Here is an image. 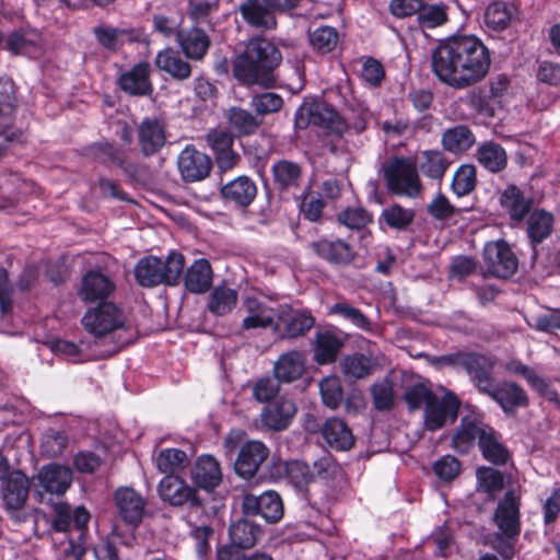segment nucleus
Returning <instances> with one entry per match:
<instances>
[{
	"instance_id": "f257e3e1",
	"label": "nucleus",
	"mask_w": 560,
	"mask_h": 560,
	"mask_svg": "<svg viewBox=\"0 0 560 560\" xmlns=\"http://www.w3.org/2000/svg\"><path fill=\"white\" fill-rule=\"evenodd\" d=\"M492 54L476 35L455 34L439 40L431 52V68L442 83L464 90L489 73Z\"/></svg>"
},
{
	"instance_id": "f03ea898",
	"label": "nucleus",
	"mask_w": 560,
	"mask_h": 560,
	"mask_svg": "<svg viewBox=\"0 0 560 560\" xmlns=\"http://www.w3.org/2000/svg\"><path fill=\"white\" fill-rule=\"evenodd\" d=\"M283 56L276 43L262 35L250 37L232 60V74L240 85L264 90L277 88Z\"/></svg>"
},
{
	"instance_id": "7ed1b4c3",
	"label": "nucleus",
	"mask_w": 560,
	"mask_h": 560,
	"mask_svg": "<svg viewBox=\"0 0 560 560\" xmlns=\"http://www.w3.org/2000/svg\"><path fill=\"white\" fill-rule=\"evenodd\" d=\"M405 399L412 410L423 407V425L429 431L440 430L457 418L459 400L451 392L438 396L425 385L417 384L407 388Z\"/></svg>"
},
{
	"instance_id": "20e7f679",
	"label": "nucleus",
	"mask_w": 560,
	"mask_h": 560,
	"mask_svg": "<svg viewBox=\"0 0 560 560\" xmlns=\"http://www.w3.org/2000/svg\"><path fill=\"white\" fill-rule=\"evenodd\" d=\"M494 523L504 536L498 537L493 547L506 559L514 555L513 540L521 532L520 524V495L509 491L499 502L493 516Z\"/></svg>"
},
{
	"instance_id": "39448f33",
	"label": "nucleus",
	"mask_w": 560,
	"mask_h": 560,
	"mask_svg": "<svg viewBox=\"0 0 560 560\" xmlns=\"http://www.w3.org/2000/svg\"><path fill=\"white\" fill-rule=\"evenodd\" d=\"M311 125L326 131L327 135L342 138L346 133L343 116L326 102H313L300 106L294 114V126L304 130Z\"/></svg>"
},
{
	"instance_id": "423d86ee",
	"label": "nucleus",
	"mask_w": 560,
	"mask_h": 560,
	"mask_svg": "<svg viewBox=\"0 0 560 560\" xmlns=\"http://www.w3.org/2000/svg\"><path fill=\"white\" fill-rule=\"evenodd\" d=\"M383 177L392 195L415 198L422 190L417 165L408 158L395 156L385 163Z\"/></svg>"
},
{
	"instance_id": "0eeeda50",
	"label": "nucleus",
	"mask_w": 560,
	"mask_h": 560,
	"mask_svg": "<svg viewBox=\"0 0 560 560\" xmlns=\"http://www.w3.org/2000/svg\"><path fill=\"white\" fill-rule=\"evenodd\" d=\"M480 276L509 280L518 269V258L510 244L503 240L487 242L482 250Z\"/></svg>"
},
{
	"instance_id": "6e6552de",
	"label": "nucleus",
	"mask_w": 560,
	"mask_h": 560,
	"mask_svg": "<svg viewBox=\"0 0 560 560\" xmlns=\"http://www.w3.org/2000/svg\"><path fill=\"white\" fill-rule=\"evenodd\" d=\"M126 313L113 302L90 306L81 318L83 328L96 338L127 327Z\"/></svg>"
},
{
	"instance_id": "1a4fd4ad",
	"label": "nucleus",
	"mask_w": 560,
	"mask_h": 560,
	"mask_svg": "<svg viewBox=\"0 0 560 560\" xmlns=\"http://www.w3.org/2000/svg\"><path fill=\"white\" fill-rule=\"evenodd\" d=\"M186 261L183 254L171 250L165 260L148 255L140 258L135 267L136 280H179Z\"/></svg>"
},
{
	"instance_id": "9d476101",
	"label": "nucleus",
	"mask_w": 560,
	"mask_h": 560,
	"mask_svg": "<svg viewBox=\"0 0 560 560\" xmlns=\"http://www.w3.org/2000/svg\"><path fill=\"white\" fill-rule=\"evenodd\" d=\"M96 43L109 52H118L125 45L142 44L148 40L143 27H116L100 24L92 31Z\"/></svg>"
},
{
	"instance_id": "9b49d317",
	"label": "nucleus",
	"mask_w": 560,
	"mask_h": 560,
	"mask_svg": "<svg viewBox=\"0 0 560 560\" xmlns=\"http://www.w3.org/2000/svg\"><path fill=\"white\" fill-rule=\"evenodd\" d=\"M307 247L316 257L337 267L349 266L357 256L353 246L339 237L319 236Z\"/></svg>"
},
{
	"instance_id": "f8f14e48",
	"label": "nucleus",
	"mask_w": 560,
	"mask_h": 560,
	"mask_svg": "<svg viewBox=\"0 0 560 560\" xmlns=\"http://www.w3.org/2000/svg\"><path fill=\"white\" fill-rule=\"evenodd\" d=\"M137 148L143 158L161 152L167 142V126L158 117H144L136 128Z\"/></svg>"
},
{
	"instance_id": "ddd939ff",
	"label": "nucleus",
	"mask_w": 560,
	"mask_h": 560,
	"mask_svg": "<svg viewBox=\"0 0 560 560\" xmlns=\"http://www.w3.org/2000/svg\"><path fill=\"white\" fill-rule=\"evenodd\" d=\"M151 72V66L148 61H139L129 70L119 73L116 79V85L128 96H151L154 91Z\"/></svg>"
},
{
	"instance_id": "4468645a",
	"label": "nucleus",
	"mask_w": 560,
	"mask_h": 560,
	"mask_svg": "<svg viewBox=\"0 0 560 560\" xmlns=\"http://www.w3.org/2000/svg\"><path fill=\"white\" fill-rule=\"evenodd\" d=\"M206 141L222 173L229 172L240 164L241 155L233 150L234 135L231 131L211 129L206 136Z\"/></svg>"
},
{
	"instance_id": "2eb2a0df",
	"label": "nucleus",
	"mask_w": 560,
	"mask_h": 560,
	"mask_svg": "<svg viewBox=\"0 0 560 560\" xmlns=\"http://www.w3.org/2000/svg\"><path fill=\"white\" fill-rule=\"evenodd\" d=\"M89 150L91 155L102 165L108 168L118 166L129 179L137 177L138 164L128 161L124 149L115 142L107 140L94 142Z\"/></svg>"
},
{
	"instance_id": "dca6fc26",
	"label": "nucleus",
	"mask_w": 560,
	"mask_h": 560,
	"mask_svg": "<svg viewBox=\"0 0 560 560\" xmlns=\"http://www.w3.org/2000/svg\"><path fill=\"white\" fill-rule=\"evenodd\" d=\"M177 167L186 183H195L209 176L212 161L209 155L197 150L195 145L187 144L178 154Z\"/></svg>"
},
{
	"instance_id": "f3484780",
	"label": "nucleus",
	"mask_w": 560,
	"mask_h": 560,
	"mask_svg": "<svg viewBox=\"0 0 560 560\" xmlns=\"http://www.w3.org/2000/svg\"><path fill=\"white\" fill-rule=\"evenodd\" d=\"M270 173L273 188L280 195L294 196L302 187L304 180L303 167L295 161L279 159L271 165Z\"/></svg>"
},
{
	"instance_id": "a211bd4d",
	"label": "nucleus",
	"mask_w": 560,
	"mask_h": 560,
	"mask_svg": "<svg viewBox=\"0 0 560 560\" xmlns=\"http://www.w3.org/2000/svg\"><path fill=\"white\" fill-rule=\"evenodd\" d=\"M30 481L26 475L21 471H13L9 475L2 490V500L5 509L16 522L24 521L21 512L28 497Z\"/></svg>"
},
{
	"instance_id": "6ab92c4d",
	"label": "nucleus",
	"mask_w": 560,
	"mask_h": 560,
	"mask_svg": "<svg viewBox=\"0 0 560 560\" xmlns=\"http://www.w3.org/2000/svg\"><path fill=\"white\" fill-rule=\"evenodd\" d=\"M18 108L16 85L11 78H0V133L8 140H18L20 131H10Z\"/></svg>"
},
{
	"instance_id": "aec40b11",
	"label": "nucleus",
	"mask_w": 560,
	"mask_h": 560,
	"mask_svg": "<svg viewBox=\"0 0 560 560\" xmlns=\"http://www.w3.org/2000/svg\"><path fill=\"white\" fill-rule=\"evenodd\" d=\"M499 205L514 224L522 223L534 207V198L526 196L516 184H508L499 195Z\"/></svg>"
},
{
	"instance_id": "412c9836",
	"label": "nucleus",
	"mask_w": 560,
	"mask_h": 560,
	"mask_svg": "<svg viewBox=\"0 0 560 560\" xmlns=\"http://www.w3.org/2000/svg\"><path fill=\"white\" fill-rule=\"evenodd\" d=\"M158 493L162 501L173 506H182L186 503L199 505L197 490L178 476H164L158 485Z\"/></svg>"
},
{
	"instance_id": "4be33fe9",
	"label": "nucleus",
	"mask_w": 560,
	"mask_h": 560,
	"mask_svg": "<svg viewBox=\"0 0 560 560\" xmlns=\"http://www.w3.org/2000/svg\"><path fill=\"white\" fill-rule=\"evenodd\" d=\"M243 511L247 515L259 514L269 523L278 522L283 515L282 501L275 491H266L260 495L246 494Z\"/></svg>"
},
{
	"instance_id": "5701e85b",
	"label": "nucleus",
	"mask_w": 560,
	"mask_h": 560,
	"mask_svg": "<svg viewBox=\"0 0 560 560\" xmlns=\"http://www.w3.org/2000/svg\"><path fill=\"white\" fill-rule=\"evenodd\" d=\"M258 188L253 178L240 175L222 185L220 196L226 203H232L238 209L249 207L257 197Z\"/></svg>"
},
{
	"instance_id": "b1692460",
	"label": "nucleus",
	"mask_w": 560,
	"mask_h": 560,
	"mask_svg": "<svg viewBox=\"0 0 560 560\" xmlns=\"http://www.w3.org/2000/svg\"><path fill=\"white\" fill-rule=\"evenodd\" d=\"M268 456L269 450L262 442L252 440L244 443L235 462L236 474L245 479L253 477Z\"/></svg>"
},
{
	"instance_id": "393cba45",
	"label": "nucleus",
	"mask_w": 560,
	"mask_h": 560,
	"mask_svg": "<svg viewBox=\"0 0 560 560\" xmlns=\"http://www.w3.org/2000/svg\"><path fill=\"white\" fill-rule=\"evenodd\" d=\"M553 223V214L541 208L532 209L526 217V235L533 250V259L538 256L537 246L552 234Z\"/></svg>"
},
{
	"instance_id": "a878e982",
	"label": "nucleus",
	"mask_w": 560,
	"mask_h": 560,
	"mask_svg": "<svg viewBox=\"0 0 560 560\" xmlns=\"http://www.w3.org/2000/svg\"><path fill=\"white\" fill-rule=\"evenodd\" d=\"M36 486L44 492L63 494L72 483V470L68 466L50 464L43 466L36 478Z\"/></svg>"
},
{
	"instance_id": "bb28decb",
	"label": "nucleus",
	"mask_w": 560,
	"mask_h": 560,
	"mask_svg": "<svg viewBox=\"0 0 560 560\" xmlns=\"http://www.w3.org/2000/svg\"><path fill=\"white\" fill-rule=\"evenodd\" d=\"M176 42L184 56L195 61H201L211 46L209 35L200 27L179 30L176 33Z\"/></svg>"
},
{
	"instance_id": "cd10ccee",
	"label": "nucleus",
	"mask_w": 560,
	"mask_h": 560,
	"mask_svg": "<svg viewBox=\"0 0 560 560\" xmlns=\"http://www.w3.org/2000/svg\"><path fill=\"white\" fill-rule=\"evenodd\" d=\"M54 528L58 532H73L77 537H83V530L90 521V513L84 506H77L74 510L68 504H57L55 508Z\"/></svg>"
},
{
	"instance_id": "c85d7f7f",
	"label": "nucleus",
	"mask_w": 560,
	"mask_h": 560,
	"mask_svg": "<svg viewBox=\"0 0 560 560\" xmlns=\"http://www.w3.org/2000/svg\"><path fill=\"white\" fill-rule=\"evenodd\" d=\"M154 65L175 81H185L191 77V65L180 55V51L171 47L156 54Z\"/></svg>"
},
{
	"instance_id": "c756f323",
	"label": "nucleus",
	"mask_w": 560,
	"mask_h": 560,
	"mask_svg": "<svg viewBox=\"0 0 560 560\" xmlns=\"http://www.w3.org/2000/svg\"><path fill=\"white\" fill-rule=\"evenodd\" d=\"M115 501L125 522L132 525L141 522L147 502L139 492L129 487L119 488L115 493Z\"/></svg>"
},
{
	"instance_id": "7c9ffc66",
	"label": "nucleus",
	"mask_w": 560,
	"mask_h": 560,
	"mask_svg": "<svg viewBox=\"0 0 560 560\" xmlns=\"http://www.w3.org/2000/svg\"><path fill=\"white\" fill-rule=\"evenodd\" d=\"M296 413V406L292 399L280 398L266 406L260 415L261 422L268 429L275 431L284 430Z\"/></svg>"
},
{
	"instance_id": "2f4dec72",
	"label": "nucleus",
	"mask_w": 560,
	"mask_h": 560,
	"mask_svg": "<svg viewBox=\"0 0 560 560\" xmlns=\"http://www.w3.org/2000/svg\"><path fill=\"white\" fill-rule=\"evenodd\" d=\"M191 481L201 489L212 490L222 480V471L218 460L211 455H201L196 460L191 472Z\"/></svg>"
},
{
	"instance_id": "473e14b6",
	"label": "nucleus",
	"mask_w": 560,
	"mask_h": 560,
	"mask_svg": "<svg viewBox=\"0 0 560 560\" xmlns=\"http://www.w3.org/2000/svg\"><path fill=\"white\" fill-rule=\"evenodd\" d=\"M517 14L515 4L501 0L493 1L485 9L483 23L489 31L500 33L511 26Z\"/></svg>"
},
{
	"instance_id": "72a5a7b5",
	"label": "nucleus",
	"mask_w": 560,
	"mask_h": 560,
	"mask_svg": "<svg viewBox=\"0 0 560 560\" xmlns=\"http://www.w3.org/2000/svg\"><path fill=\"white\" fill-rule=\"evenodd\" d=\"M226 122L234 137H249L257 132L262 124V119L256 114L240 107L232 106L225 113Z\"/></svg>"
},
{
	"instance_id": "f704fd0d",
	"label": "nucleus",
	"mask_w": 560,
	"mask_h": 560,
	"mask_svg": "<svg viewBox=\"0 0 560 560\" xmlns=\"http://www.w3.org/2000/svg\"><path fill=\"white\" fill-rule=\"evenodd\" d=\"M238 11L243 20L250 26L266 30H272L277 26L275 15L259 0H245L241 3Z\"/></svg>"
},
{
	"instance_id": "c9c22d12",
	"label": "nucleus",
	"mask_w": 560,
	"mask_h": 560,
	"mask_svg": "<svg viewBox=\"0 0 560 560\" xmlns=\"http://www.w3.org/2000/svg\"><path fill=\"white\" fill-rule=\"evenodd\" d=\"M478 163L490 173L497 174L508 166V153L498 142L486 141L480 144L476 152Z\"/></svg>"
},
{
	"instance_id": "e433bc0d",
	"label": "nucleus",
	"mask_w": 560,
	"mask_h": 560,
	"mask_svg": "<svg viewBox=\"0 0 560 560\" xmlns=\"http://www.w3.org/2000/svg\"><path fill=\"white\" fill-rule=\"evenodd\" d=\"M441 143L445 151L462 154L472 148L476 143V137L468 126L457 125L444 130Z\"/></svg>"
},
{
	"instance_id": "4c0bfd02",
	"label": "nucleus",
	"mask_w": 560,
	"mask_h": 560,
	"mask_svg": "<svg viewBox=\"0 0 560 560\" xmlns=\"http://www.w3.org/2000/svg\"><path fill=\"white\" fill-rule=\"evenodd\" d=\"M488 427L470 418H463L458 428L453 435L452 446L460 453L468 452L478 439L480 445V436L486 433Z\"/></svg>"
},
{
	"instance_id": "58836bf2",
	"label": "nucleus",
	"mask_w": 560,
	"mask_h": 560,
	"mask_svg": "<svg viewBox=\"0 0 560 560\" xmlns=\"http://www.w3.org/2000/svg\"><path fill=\"white\" fill-rule=\"evenodd\" d=\"M305 358L299 351H289L279 357L273 366L275 376L280 382L290 383L302 376Z\"/></svg>"
},
{
	"instance_id": "ea45409f",
	"label": "nucleus",
	"mask_w": 560,
	"mask_h": 560,
	"mask_svg": "<svg viewBox=\"0 0 560 560\" xmlns=\"http://www.w3.org/2000/svg\"><path fill=\"white\" fill-rule=\"evenodd\" d=\"M416 218V211L411 208H405L400 203H392L385 207L380 217V226H386L398 232L409 230Z\"/></svg>"
},
{
	"instance_id": "a19ab883",
	"label": "nucleus",
	"mask_w": 560,
	"mask_h": 560,
	"mask_svg": "<svg viewBox=\"0 0 560 560\" xmlns=\"http://www.w3.org/2000/svg\"><path fill=\"white\" fill-rule=\"evenodd\" d=\"M325 441L334 448L346 451L354 442L351 430L343 420L338 418L328 419L322 430Z\"/></svg>"
},
{
	"instance_id": "79ce46f5",
	"label": "nucleus",
	"mask_w": 560,
	"mask_h": 560,
	"mask_svg": "<svg viewBox=\"0 0 560 560\" xmlns=\"http://www.w3.org/2000/svg\"><path fill=\"white\" fill-rule=\"evenodd\" d=\"M153 462L159 472L165 476H177L189 465L187 454L178 448H164L153 456Z\"/></svg>"
},
{
	"instance_id": "37998d69",
	"label": "nucleus",
	"mask_w": 560,
	"mask_h": 560,
	"mask_svg": "<svg viewBox=\"0 0 560 560\" xmlns=\"http://www.w3.org/2000/svg\"><path fill=\"white\" fill-rule=\"evenodd\" d=\"M460 364L465 368L470 377L482 389L487 390L492 362L485 355L468 353L459 357Z\"/></svg>"
},
{
	"instance_id": "c03bdc74",
	"label": "nucleus",
	"mask_w": 560,
	"mask_h": 560,
	"mask_svg": "<svg viewBox=\"0 0 560 560\" xmlns=\"http://www.w3.org/2000/svg\"><path fill=\"white\" fill-rule=\"evenodd\" d=\"M311 48L318 55H327L332 52L340 39L336 27L322 25L307 34Z\"/></svg>"
},
{
	"instance_id": "a18cd8bd",
	"label": "nucleus",
	"mask_w": 560,
	"mask_h": 560,
	"mask_svg": "<svg viewBox=\"0 0 560 560\" xmlns=\"http://www.w3.org/2000/svg\"><path fill=\"white\" fill-rule=\"evenodd\" d=\"M466 104L477 116L493 118L495 115V105L499 104V102L492 95H489L486 85H479L467 93Z\"/></svg>"
},
{
	"instance_id": "49530a36",
	"label": "nucleus",
	"mask_w": 560,
	"mask_h": 560,
	"mask_svg": "<svg viewBox=\"0 0 560 560\" xmlns=\"http://www.w3.org/2000/svg\"><path fill=\"white\" fill-rule=\"evenodd\" d=\"M490 394L504 411L512 410L515 407H524L528 402L527 396L523 388L514 383L501 384Z\"/></svg>"
},
{
	"instance_id": "de8ad7c7",
	"label": "nucleus",
	"mask_w": 560,
	"mask_h": 560,
	"mask_svg": "<svg viewBox=\"0 0 560 560\" xmlns=\"http://www.w3.org/2000/svg\"><path fill=\"white\" fill-rule=\"evenodd\" d=\"M341 347L342 341L334 332H317L314 359L319 364L331 363L336 360Z\"/></svg>"
},
{
	"instance_id": "09e8293b",
	"label": "nucleus",
	"mask_w": 560,
	"mask_h": 560,
	"mask_svg": "<svg viewBox=\"0 0 560 560\" xmlns=\"http://www.w3.org/2000/svg\"><path fill=\"white\" fill-rule=\"evenodd\" d=\"M448 166L450 161L443 152L439 150H425L421 152L419 170L425 177L442 180Z\"/></svg>"
},
{
	"instance_id": "8fccbe9b",
	"label": "nucleus",
	"mask_w": 560,
	"mask_h": 560,
	"mask_svg": "<svg viewBox=\"0 0 560 560\" xmlns=\"http://www.w3.org/2000/svg\"><path fill=\"white\" fill-rule=\"evenodd\" d=\"M236 301V291L225 285V283H221L211 290L208 308L211 313L222 316L233 310Z\"/></svg>"
},
{
	"instance_id": "3c124183",
	"label": "nucleus",
	"mask_w": 560,
	"mask_h": 560,
	"mask_svg": "<svg viewBox=\"0 0 560 560\" xmlns=\"http://www.w3.org/2000/svg\"><path fill=\"white\" fill-rule=\"evenodd\" d=\"M245 305L249 313V315L243 320V325L246 329L258 327L265 328L273 324L276 313L272 308L265 306L253 298H247Z\"/></svg>"
},
{
	"instance_id": "603ef678",
	"label": "nucleus",
	"mask_w": 560,
	"mask_h": 560,
	"mask_svg": "<svg viewBox=\"0 0 560 560\" xmlns=\"http://www.w3.org/2000/svg\"><path fill=\"white\" fill-rule=\"evenodd\" d=\"M229 532L232 544L242 549L254 547L260 535V528L246 520L233 523Z\"/></svg>"
},
{
	"instance_id": "864d4df0",
	"label": "nucleus",
	"mask_w": 560,
	"mask_h": 560,
	"mask_svg": "<svg viewBox=\"0 0 560 560\" xmlns=\"http://www.w3.org/2000/svg\"><path fill=\"white\" fill-rule=\"evenodd\" d=\"M337 220L350 230L366 233L371 236L366 226L373 222V214L363 207H348L337 214Z\"/></svg>"
},
{
	"instance_id": "5fc2aeb1",
	"label": "nucleus",
	"mask_w": 560,
	"mask_h": 560,
	"mask_svg": "<svg viewBox=\"0 0 560 560\" xmlns=\"http://www.w3.org/2000/svg\"><path fill=\"white\" fill-rule=\"evenodd\" d=\"M477 186V170L472 164H463L454 173L451 190L457 197H465Z\"/></svg>"
},
{
	"instance_id": "6e6d98bb",
	"label": "nucleus",
	"mask_w": 560,
	"mask_h": 560,
	"mask_svg": "<svg viewBox=\"0 0 560 560\" xmlns=\"http://www.w3.org/2000/svg\"><path fill=\"white\" fill-rule=\"evenodd\" d=\"M479 447L483 457L495 465L504 464L509 458L508 450L491 428H488L486 433L481 434Z\"/></svg>"
},
{
	"instance_id": "4d7b16f0",
	"label": "nucleus",
	"mask_w": 560,
	"mask_h": 560,
	"mask_svg": "<svg viewBox=\"0 0 560 560\" xmlns=\"http://www.w3.org/2000/svg\"><path fill=\"white\" fill-rule=\"evenodd\" d=\"M114 290V282H81L78 295L83 303L94 306L103 302H108L107 299Z\"/></svg>"
},
{
	"instance_id": "13d9d810",
	"label": "nucleus",
	"mask_w": 560,
	"mask_h": 560,
	"mask_svg": "<svg viewBox=\"0 0 560 560\" xmlns=\"http://www.w3.org/2000/svg\"><path fill=\"white\" fill-rule=\"evenodd\" d=\"M249 105L257 117H265L279 113L284 105V101L280 94L265 90V92L254 94Z\"/></svg>"
},
{
	"instance_id": "bf43d9fd",
	"label": "nucleus",
	"mask_w": 560,
	"mask_h": 560,
	"mask_svg": "<svg viewBox=\"0 0 560 560\" xmlns=\"http://www.w3.org/2000/svg\"><path fill=\"white\" fill-rule=\"evenodd\" d=\"M448 7L443 2L421 4L418 13V22L423 28H435L448 21Z\"/></svg>"
},
{
	"instance_id": "052dcab7",
	"label": "nucleus",
	"mask_w": 560,
	"mask_h": 560,
	"mask_svg": "<svg viewBox=\"0 0 560 560\" xmlns=\"http://www.w3.org/2000/svg\"><path fill=\"white\" fill-rule=\"evenodd\" d=\"M340 364L343 374L353 380L363 378L370 375L375 368V363L371 358L359 353L345 357Z\"/></svg>"
},
{
	"instance_id": "680f3d73",
	"label": "nucleus",
	"mask_w": 560,
	"mask_h": 560,
	"mask_svg": "<svg viewBox=\"0 0 560 560\" xmlns=\"http://www.w3.org/2000/svg\"><path fill=\"white\" fill-rule=\"evenodd\" d=\"M282 320L285 334L291 338L304 335L314 326L315 323L311 313L304 310L292 311L288 317Z\"/></svg>"
},
{
	"instance_id": "e2e57ef3",
	"label": "nucleus",
	"mask_w": 560,
	"mask_h": 560,
	"mask_svg": "<svg viewBox=\"0 0 560 560\" xmlns=\"http://www.w3.org/2000/svg\"><path fill=\"white\" fill-rule=\"evenodd\" d=\"M114 259L107 254H97L88 261V268L84 270L81 280H110L108 271L109 264H113Z\"/></svg>"
},
{
	"instance_id": "0e129e2a",
	"label": "nucleus",
	"mask_w": 560,
	"mask_h": 560,
	"mask_svg": "<svg viewBox=\"0 0 560 560\" xmlns=\"http://www.w3.org/2000/svg\"><path fill=\"white\" fill-rule=\"evenodd\" d=\"M428 214L438 221H446L460 212L448 198L439 191L430 203L427 206Z\"/></svg>"
},
{
	"instance_id": "69168bd1",
	"label": "nucleus",
	"mask_w": 560,
	"mask_h": 560,
	"mask_svg": "<svg viewBox=\"0 0 560 560\" xmlns=\"http://www.w3.org/2000/svg\"><path fill=\"white\" fill-rule=\"evenodd\" d=\"M319 390L323 402L331 409L337 408L342 400L343 392L337 376L330 375L323 378L319 383Z\"/></svg>"
},
{
	"instance_id": "338daca9",
	"label": "nucleus",
	"mask_w": 560,
	"mask_h": 560,
	"mask_svg": "<svg viewBox=\"0 0 560 560\" xmlns=\"http://www.w3.org/2000/svg\"><path fill=\"white\" fill-rule=\"evenodd\" d=\"M371 112L362 104H357L355 107H351V115L343 117L346 125V133L354 132L360 135L368 128V124L371 119Z\"/></svg>"
},
{
	"instance_id": "774afa93",
	"label": "nucleus",
	"mask_w": 560,
	"mask_h": 560,
	"mask_svg": "<svg viewBox=\"0 0 560 560\" xmlns=\"http://www.w3.org/2000/svg\"><path fill=\"white\" fill-rule=\"evenodd\" d=\"M288 481L298 490L304 491L312 479L308 466L299 460L290 462L285 465Z\"/></svg>"
}]
</instances>
